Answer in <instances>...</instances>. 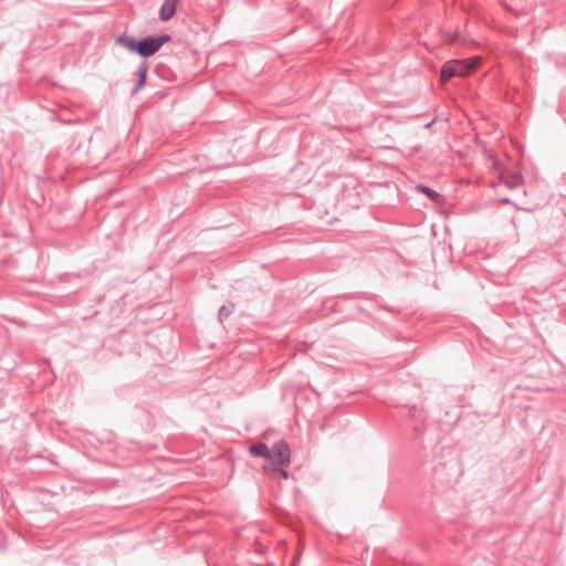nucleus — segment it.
Returning <instances> with one entry per match:
<instances>
[{"label": "nucleus", "mask_w": 566, "mask_h": 566, "mask_svg": "<svg viewBox=\"0 0 566 566\" xmlns=\"http://www.w3.org/2000/svg\"><path fill=\"white\" fill-rule=\"evenodd\" d=\"M417 190L421 193L427 195L432 200H437L438 198H440V195L428 186L418 185Z\"/></svg>", "instance_id": "7"}, {"label": "nucleus", "mask_w": 566, "mask_h": 566, "mask_svg": "<svg viewBox=\"0 0 566 566\" xmlns=\"http://www.w3.org/2000/svg\"><path fill=\"white\" fill-rule=\"evenodd\" d=\"M268 460H270L273 464L287 467L291 462V449L289 444L284 440L276 441L270 448Z\"/></svg>", "instance_id": "3"}, {"label": "nucleus", "mask_w": 566, "mask_h": 566, "mask_svg": "<svg viewBox=\"0 0 566 566\" xmlns=\"http://www.w3.org/2000/svg\"><path fill=\"white\" fill-rule=\"evenodd\" d=\"M523 182V177L520 174H515L512 176L511 180L507 181V186L511 188H516Z\"/></svg>", "instance_id": "9"}, {"label": "nucleus", "mask_w": 566, "mask_h": 566, "mask_svg": "<svg viewBox=\"0 0 566 566\" xmlns=\"http://www.w3.org/2000/svg\"><path fill=\"white\" fill-rule=\"evenodd\" d=\"M232 312H233V305H231V306L222 305L219 308V319H220V322H222L223 319L228 318L231 315Z\"/></svg>", "instance_id": "8"}, {"label": "nucleus", "mask_w": 566, "mask_h": 566, "mask_svg": "<svg viewBox=\"0 0 566 566\" xmlns=\"http://www.w3.org/2000/svg\"><path fill=\"white\" fill-rule=\"evenodd\" d=\"M148 72V63L146 61L142 62L137 69L138 81L135 87L132 90V94L135 95L139 92L146 84V77Z\"/></svg>", "instance_id": "5"}, {"label": "nucleus", "mask_w": 566, "mask_h": 566, "mask_svg": "<svg viewBox=\"0 0 566 566\" xmlns=\"http://www.w3.org/2000/svg\"><path fill=\"white\" fill-rule=\"evenodd\" d=\"M502 201L505 202V203H510L511 202L509 199H503Z\"/></svg>", "instance_id": "12"}, {"label": "nucleus", "mask_w": 566, "mask_h": 566, "mask_svg": "<svg viewBox=\"0 0 566 566\" xmlns=\"http://www.w3.org/2000/svg\"><path fill=\"white\" fill-rule=\"evenodd\" d=\"M249 452L255 458L268 459V455L270 454V448L264 442H258L249 448Z\"/></svg>", "instance_id": "6"}, {"label": "nucleus", "mask_w": 566, "mask_h": 566, "mask_svg": "<svg viewBox=\"0 0 566 566\" xmlns=\"http://www.w3.org/2000/svg\"><path fill=\"white\" fill-rule=\"evenodd\" d=\"M277 473L280 474V476L284 480L289 479V472L287 470L285 469V467H281L277 469Z\"/></svg>", "instance_id": "10"}, {"label": "nucleus", "mask_w": 566, "mask_h": 566, "mask_svg": "<svg viewBox=\"0 0 566 566\" xmlns=\"http://www.w3.org/2000/svg\"><path fill=\"white\" fill-rule=\"evenodd\" d=\"M458 38H459V33H453L452 35H450L449 41L455 42L458 40Z\"/></svg>", "instance_id": "11"}, {"label": "nucleus", "mask_w": 566, "mask_h": 566, "mask_svg": "<svg viewBox=\"0 0 566 566\" xmlns=\"http://www.w3.org/2000/svg\"><path fill=\"white\" fill-rule=\"evenodd\" d=\"M179 1L180 0H165L159 11L161 21H168L175 15Z\"/></svg>", "instance_id": "4"}, {"label": "nucleus", "mask_w": 566, "mask_h": 566, "mask_svg": "<svg viewBox=\"0 0 566 566\" xmlns=\"http://www.w3.org/2000/svg\"><path fill=\"white\" fill-rule=\"evenodd\" d=\"M479 62L469 63L462 60H451L443 64L441 67V77L448 81L454 76H464L472 72Z\"/></svg>", "instance_id": "2"}, {"label": "nucleus", "mask_w": 566, "mask_h": 566, "mask_svg": "<svg viewBox=\"0 0 566 566\" xmlns=\"http://www.w3.org/2000/svg\"><path fill=\"white\" fill-rule=\"evenodd\" d=\"M171 40L170 34L148 35L139 40L126 33L116 38V43L144 59L155 55L161 46Z\"/></svg>", "instance_id": "1"}]
</instances>
